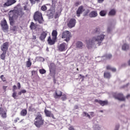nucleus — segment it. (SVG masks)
<instances>
[{
    "label": "nucleus",
    "mask_w": 130,
    "mask_h": 130,
    "mask_svg": "<svg viewBox=\"0 0 130 130\" xmlns=\"http://www.w3.org/2000/svg\"><path fill=\"white\" fill-rule=\"evenodd\" d=\"M10 24L11 25H14V19H17L19 17H22L24 15L23 11L17 10H11L9 12V14Z\"/></svg>",
    "instance_id": "obj_1"
},
{
    "label": "nucleus",
    "mask_w": 130,
    "mask_h": 130,
    "mask_svg": "<svg viewBox=\"0 0 130 130\" xmlns=\"http://www.w3.org/2000/svg\"><path fill=\"white\" fill-rule=\"evenodd\" d=\"M105 38V35L102 34L97 37H93L91 39L89 40H87L86 41V43L87 45V47H89L90 45H93L95 42H97L99 46H100L102 44V42L104 40Z\"/></svg>",
    "instance_id": "obj_2"
},
{
    "label": "nucleus",
    "mask_w": 130,
    "mask_h": 130,
    "mask_svg": "<svg viewBox=\"0 0 130 130\" xmlns=\"http://www.w3.org/2000/svg\"><path fill=\"white\" fill-rule=\"evenodd\" d=\"M34 124L38 128H40L44 124V119H43L42 115L40 112L38 113V115L34 120Z\"/></svg>",
    "instance_id": "obj_3"
},
{
    "label": "nucleus",
    "mask_w": 130,
    "mask_h": 130,
    "mask_svg": "<svg viewBox=\"0 0 130 130\" xmlns=\"http://www.w3.org/2000/svg\"><path fill=\"white\" fill-rule=\"evenodd\" d=\"M57 30H53L52 32V38L51 39V37L49 36L47 39V42L49 45H54L55 44V42H56V40L57 39Z\"/></svg>",
    "instance_id": "obj_4"
},
{
    "label": "nucleus",
    "mask_w": 130,
    "mask_h": 130,
    "mask_svg": "<svg viewBox=\"0 0 130 130\" xmlns=\"http://www.w3.org/2000/svg\"><path fill=\"white\" fill-rule=\"evenodd\" d=\"M34 19L35 21H38L39 24H42L43 22H44L43 17H42V14L39 11L35 12L34 16Z\"/></svg>",
    "instance_id": "obj_5"
},
{
    "label": "nucleus",
    "mask_w": 130,
    "mask_h": 130,
    "mask_svg": "<svg viewBox=\"0 0 130 130\" xmlns=\"http://www.w3.org/2000/svg\"><path fill=\"white\" fill-rule=\"evenodd\" d=\"M72 36H71V32L69 31V30H66L63 31L61 35V38L64 39V41L66 42H69V41L71 40V38Z\"/></svg>",
    "instance_id": "obj_6"
},
{
    "label": "nucleus",
    "mask_w": 130,
    "mask_h": 130,
    "mask_svg": "<svg viewBox=\"0 0 130 130\" xmlns=\"http://www.w3.org/2000/svg\"><path fill=\"white\" fill-rule=\"evenodd\" d=\"M115 99L119 100V101H125V98L123 96V94L121 93H115L113 94Z\"/></svg>",
    "instance_id": "obj_7"
},
{
    "label": "nucleus",
    "mask_w": 130,
    "mask_h": 130,
    "mask_svg": "<svg viewBox=\"0 0 130 130\" xmlns=\"http://www.w3.org/2000/svg\"><path fill=\"white\" fill-rule=\"evenodd\" d=\"M1 25L3 31L4 32H6V31H8V30H9V25H8L7 20L5 19H4L3 20L1 21Z\"/></svg>",
    "instance_id": "obj_8"
},
{
    "label": "nucleus",
    "mask_w": 130,
    "mask_h": 130,
    "mask_svg": "<svg viewBox=\"0 0 130 130\" xmlns=\"http://www.w3.org/2000/svg\"><path fill=\"white\" fill-rule=\"evenodd\" d=\"M83 12H85V9H84V6H80L76 11V16L77 17H80L81 14H83Z\"/></svg>",
    "instance_id": "obj_9"
},
{
    "label": "nucleus",
    "mask_w": 130,
    "mask_h": 130,
    "mask_svg": "<svg viewBox=\"0 0 130 130\" xmlns=\"http://www.w3.org/2000/svg\"><path fill=\"white\" fill-rule=\"evenodd\" d=\"M1 48L3 52H7L8 49H9V42L4 43L3 45L1 46Z\"/></svg>",
    "instance_id": "obj_10"
},
{
    "label": "nucleus",
    "mask_w": 130,
    "mask_h": 130,
    "mask_svg": "<svg viewBox=\"0 0 130 130\" xmlns=\"http://www.w3.org/2000/svg\"><path fill=\"white\" fill-rule=\"evenodd\" d=\"M16 0H7V2L3 5V7L4 8H6V7H10V6H12L15 4Z\"/></svg>",
    "instance_id": "obj_11"
},
{
    "label": "nucleus",
    "mask_w": 130,
    "mask_h": 130,
    "mask_svg": "<svg viewBox=\"0 0 130 130\" xmlns=\"http://www.w3.org/2000/svg\"><path fill=\"white\" fill-rule=\"evenodd\" d=\"M44 112H45V115H46V116H47V117H52V118H53V119H55L54 115H53L52 114L51 111L45 109L44 110Z\"/></svg>",
    "instance_id": "obj_12"
},
{
    "label": "nucleus",
    "mask_w": 130,
    "mask_h": 130,
    "mask_svg": "<svg viewBox=\"0 0 130 130\" xmlns=\"http://www.w3.org/2000/svg\"><path fill=\"white\" fill-rule=\"evenodd\" d=\"M67 48V44L66 43H62L58 46V50L60 52L66 51Z\"/></svg>",
    "instance_id": "obj_13"
},
{
    "label": "nucleus",
    "mask_w": 130,
    "mask_h": 130,
    "mask_svg": "<svg viewBox=\"0 0 130 130\" xmlns=\"http://www.w3.org/2000/svg\"><path fill=\"white\" fill-rule=\"evenodd\" d=\"M76 25V19L72 18L70 20L68 23V26L69 28H73V27H75Z\"/></svg>",
    "instance_id": "obj_14"
},
{
    "label": "nucleus",
    "mask_w": 130,
    "mask_h": 130,
    "mask_svg": "<svg viewBox=\"0 0 130 130\" xmlns=\"http://www.w3.org/2000/svg\"><path fill=\"white\" fill-rule=\"evenodd\" d=\"M47 34H48L47 31H43L40 35L39 39H40L41 41H44L45 38H46V36H47Z\"/></svg>",
    "instance_id": "obj_15"
},
{
    "label": "nucleus",
    "mask_w": 130,
    "mask_h": 130,
    "mask_svg": "<svg viewBox=\"0 0 130 130\" xmlns=\"http://www.w3.org/2000/svg\"><path fill=\"white\" fill-rule=\"evenodd\" d=\"M94 101L97 103H99L101 106H105V105H108V101H102L96 99Z\"/></svg>",
    "instance_id": "obj_16"
},
{
    "label": "nucleus",
    "mask_w": 130,
    "mask_h": 130,
    "mask_svg": "<svg viewBox=\"0 0 130 130\" xmlns=\"http://www.w3.org/2000/svg\"><path fill=\"white\" fill-rule=\"evenodd\" d=\"M0 115L2 118H7V111H5L3 108H0Z\"/></svg>",
    "instance_id": "obj_17"
},
{
    "label": "nucleus",
    "mask_w": 130,
    "mask_h": 130,
    "mask_svg": "<svg viewBox=\"0 0 130 130\" xmlns=\"http://www.w3.org/2000/svg\"><path fill=\"white\" fill-rule=\"evenodd\" d=\"M98 16V13L97 12V11L93 10L90 12L89 14V18H96Z\"/></svg>",
    "instance_id": "obj_18"
},
{
    "label": "nucleus",
    "mask_w": 130,
    "mask_h": 130,
    "mask_svg": "<svg viewBox=\"0 0 130 130\" xmlns=\"http://www.w3.org/2000/svg\"><path fill=\"white\" fill-rule=\"evenodd\" d=\"M62 95V92L60 90H58L57 91H55V94L54 95V97L55 99H58L59 98H60L61 96Z\"/></svg>",
    "instance_id": "obj_19"
},
{
    "label": "nucleus",
    "mask_w": 130,
    "mask_h": 130,
    "mask_svg": "<svg viewBox=\"0 0 130 130\" xmlns=\"http://www.w3.org/2000/svg\"><path fill=\"white\" fill-rule=\"evenodd\" d=\"M104 77L105 79H110L111 77V75H110V73L108 72H105L104 74Z\"/></svg>",
    "instance_id": "obj_20"
},
{
    "label": "nucleus",
    "mask_w": 130,
    "mask_h": 130,
    "mask_svg": "<svg viewBox=\"0 0 130 130\" xmlns=\"http://www.w3.org/2000/svg\"><path fill=\"white\" fill-rule=\"evenodd\" d=\"M116 14V11L115 10V9H111L108 15L109 16H115Z\"/></svg>",
    "instance_id": "obj_21"
},
{
    "label": "nucleus",
    "mask_w": 130,
    "mask_h": 130,
    "mask_svg": "<svg viewBox=\"0 0 130 130\" xmlns=\"http://www.w3.org/2000/svg\"><path fill=\"white\" fill-rule=\"evenodd\" d=\"M31 66L32 62H31L30 58H28V60L26 62V66L27 68H30Z\"/></svg>",
    "instance_id": "obj_22"
},
{
    "label": "nucleus",
    "mask_w": 130,
    "mask_h": 130,
    "mask_svg": "<svg viewBox=\"0 0 130 130\" xmlns=\"http://www.w3.org/2000/svg\"><path fill=\"white\" fill-rule=\"evenodd\" d=\"M92 34H99L100 33V28L96 27L93 31H92Z\"/></svg>",
    "instance_id": "obj_23"
},
{
    "label": "nucleus",
    "mask_w": 130,
    "mask_h": 130,
    "mask_svg": "<svg viewBox=\"0 0 130 130\" xmlns=\"http://www.w3.org/2000/svg\"><path fill=\"white\" fill-rule=\"evenodd\" d=\"M56 67V66H55V64H54V63H51L49 66L50 72H51V71H53V70H55Z\"/></svg>",
    "instance_id": "obj_24"
},
{
    "label": "nucleus",
    "mask_w": 130,
    "mask_h": 130,
    "mask_svg": "<svg viewBox=\"0 0 130 130\" xmlns=\"http://www.w3.org/2000/svg\"><path fill=\"white\" fill-rule=\"evenodd\" d=\"M20 115L21 116H26L27 115V110L22 109L20 112Z\"/></svg>",
    "instance_id": "obj_25"
},
{
    "label": "nucleus",
    "mask_w": 130,
    "mask_h": 130,
    "mask_svg": "<svg viewBox=\"0 0 130 130\" xmlns=\"http://www.w3.org/2000/svg\"><path fill=\"white\" fill-rule=\"evenodd\" d=\"M122 49L123 50H128V49H129V45L124 44L122 47Z\"/></svg>",
    "instance_id": "obj_26"
},
{
    "label": "nucleus",
    "mask_w": 130,
    "mask_h": 130,
    "mask_svg": "<svg viewBox=\"0 0 130 130\" xmlns=\"http://www.w3.org/2000/svg\"><path fill=\"white\" fill-rule=\"evenodd\" d=\"M46 6H50V4H47L46 5H43L41 8L42 11H43V12H45V11H46V10H47V7Z\"/></svg>",
    "instance_id": "obj_27"
},
{
    "label": "nucleus",
    "mask_w": 130,
    "mask_h": 130,
    "mask_svg": "<svg viewBox=\"0 0 130 130\" xmlns=\"http://www.w3.org/2000/svg\"><path fill=\"white\" fill-rule=\"evenodd\" d=\"M76 47L77 48H82V47H83V43L80 41L77 42L76 43Z\"/></svg>",
    "instance_id": "obj_28"
},
{
    "label": "nucleus",
    "mask_w": 130,
    "mask_h": 130,
    "mask_svg": "<svg viewBox=\"0 0 130 130\" xmlns=\"http://www.w3.org/2000/svg\"><path fill=\"white\" fill-rule=\"evenodd\" d=\"M29 27L31 30H35L36 29V26L35 25V23H34V22H31Z\"/></svg>",
    "instance_id": "obj_29"
},
{
    "label": "nucleus",
    "mask_w": 130,
    "mask_h": 130,
    "mask_svg": "<svg viewBox=\"0 0 130 130\" xmlns=\"http://www.w3.org/2000/svg\"><path fill=\"white\" fill-rule=\"evenodd\" d=\"M6 54H7V52H3L2 54L1 55V58L3 60L6 59Z\"/></svg>",
    "instance_id": "obj_30"
},
{
    "label": "nucleus",
    "mask_w": 130,
    "mask_h": 130,
    "mask_svg": "<svg viewBox=\"0 0 130 130\" xmlns=\"http://www.w3.org/2000/svg\"><path fill=\"white\" fill-rule=\"evenodd\" d=\"M100 15L101 17H105V16H106V11L102 10L100 12Z\"/></svg>",
    "instance_id": "obj_31"
},
{
    "label": "nucleus",
    "mask_w": 130,
    "mask_h": 130,
    "mask_svg": "<svg viewBox=\"0 0 130 130\" xmlns=\"http://www.w3.org/2000/svg\"><path fill=\"white\" fill-rule=\"evenodd\" d=\"M23 120H24V119H21V120H20V118L17 117L15 119L14 121V122L15 123H16V122H23Z\"/></svg>",
    "instance_id": "obj_32"
},
{
    "label": "nucleus",
    "mask_w": 130,
    "mask_h": 130,
    "mask_svg": "<svg viewBox=\"0 0 130 130\" xmlns=\"http://www.w3.org/2000/svg\"><path fill=\"white\" fill-rule=\"evenodd\" d=\"M61 97V99L63 101H66V100L67 99V95L66 94H62Z\"/></svg>",
    "instance_id": "obj_33"
},
{
    "label": "nucleus",
    "mask_w": 130,
    "mask_h": 130,
    "mask_svg": "<svg viewBox=\"0 0 130 130\" xmlns=\"http://www.w3.org/2000/svg\"><path fill=\"white\" fill-rule=\"evenodd\" d=\"M30 2L32 5H35V3H40V0H29Z\"/></svg>",
    "instance_id": "obj_34"
},
{
    "label": "nucleus",
    "mask_w": 130,
    "mask_h": 130,
    "mask_svg": "<svg viewBox=\"0 0 130 130\" xmlns=\"http://www.w3.org/2000/svg\"><path fill=\"white\" fill-rule=\"evenodd\" d=\"M39 72H40V73L42 75H43L46 73V70L44 69H40Z\"/></svg>",
    "instance_id": "obj_35"
},
{
    "label": "nucleus",
    "mask_w": 130,
    "mask_h": 130,
    "mask_svg": "<svg viewBox=\"0 0 130 130\" xmlns=\"http://www.w3.org/2000/svg\"><path fill=\"white\" fill-rule=\"evenodd\" d=\"M81 4H82V2L80 1H78L75 3L74 6L75 7H79V6H80V5H81Z\"/></svg>",
    "instance_id": "obj_36"
},
{
    "label": "nucleus",
    "mask_w": 130,
    "mask_h": 130,
    "mask_svg": "<svg viewBox=\"0 0 130 130\" xmlns=\"http://www.w3.org/2000/svg\"><path fill=\"white\" fill-rule=\"evenodd\" d=\"M83 114H84L85 116H86V117H88L89 118H91V116L87 112H83Z\"/></svg>",
    "instance_id": "obj_37"
},
{
    "label": "nucleus",
    "mask_w": 130,
    "mask_h": 130,
    "mask_svg": "<svg viewBox=\"0 0 130 130\" xmlns=\"http://www.w3.org/2000/svg\"><path fill=\"white\" fill-rule=\"evenodd\" d=\"M1 79L2 80L3 82H6L7 79H6V77L4 75H1Z\"/></svg>",
    "instance_id": "obj_38"
},
{
    "label": "nucleus",
    "mask_w": 130,
    "mask_h": 130,
    "mask_svg": "<svg viewBox=\"0 0 130 130\" xmlns=\"http://www.w3.org/2000/svg\"><path fill=\"white\" fill-rule=\"evenodd\" d=\"M12 97L14 98V99H16L17 97V92L16 91H13Z\"/></svg>",
    "instance_id": "obj_39"
},
{
    "label": "nucleus",
    "mask_w": 130,
    "mask_h": 130,
    "mask_svg": "<svg viewBox=\"0 0 130 130\" xmlns=\"http://www.w3.org/2000/svg\"><path fill=\"white\" fill-rule=\"evenodd\" d=\"M29 111H36V109L32 107H29Z\"/></svg>",
    "instance_id": "obj_40"
},
{
    "label": "nucleus",
    "mask_w": 130,
    "mask_h": 130,
    "mask_svg": "<svg viewBox=\"0 0 130 130\" xmlns=\"http://www.w3.org/2000/svg\"><path fill=\"white\" fill-rule=\"evenodd\" d=\"M106 58L110 59L111 57H112V55L109 54L106 55Z\"/></svg>",
    "instance_id": "obj_41"
},
{
    "label": "nucleus",
    "mask_w": 130,
    "mask_h": 130,
    "mask_svg": "<svg viewBox=\"0 0 130 130\" xmlns=\"http://www.w3.org/2000/svg\"><path fill=\"white\" fill-rule=\"evenodd\" d=\"M16 90H17V86L14 85L13 86V89H12L13 92H16Z\"/></svg>",
    "instance_id": "obj_42"
},
{
    "label": "nucleus",
    "mask_w": 130,
    "mask_h": 130,
    "mask_svg": "<svg viewBox=\"0 0 130 130\" xmlns=\"http://www.w3.org/2000/svg\"><path fill=\"white\" fill-rule=\"evenodd\" d=\"M37 37H36V36H32V38H31L32 40H33V41H35L37 39Z\"/></svg>",
    "instance_id": "obj_43"
},
{
    "label": "nucleus",
    "mask_w": 130,
    "mask_h": 130,
    "mask_svg": "<svg viewBox=\"0 0 130 130\" xmlns=\"http://www.w3.org/2000/svg\"><path fill=\"white\" fill-rule=\"evenodd\" d=\"M90 114V116L92 117H94V116H95V114L94 113V112H89Z\"/></svg>",
    "instance_id": "obj_44"
},
{
    "label": "nucleus",
    "mask_w": 130,
    "mask_h": 130,
    "mask_svg": "<svg viewBox=\"0 0 130 130\" xmlns=\"http://www.w3.org/2000/svg\"><path fill=\"white\" fill-rule=\"evenodd\" d=\"M111 69H112V68H111V67H110V66H107V67H106V69L107 70H111Z\"/></svg>",
    "instance_id": "obj_45"
},
{
    "label": "nucleus",
    "mask_w": 130,
    "mask_h": 130,
    "mask_svg": "<svg viewBox=\"0 0 130 130\" xmlns=\"http://www.w3.org/2000/svg\"><path fill=\"white\" fill-rule=\"evenodd\" d=\"M17 86L19 89H21V83L20 82L17 83Z\"/></svg>",
    "instance_id": "obj_46"
},
{
    "label": "nucleus",
    "mask_w": 130,
    "mask_h": 130,
    "mask_svg": "<svg viewBox=\"0 0 130 130\" xmlns=\"http://www.w3.org/2000/svg\"><path fill=\"white\" fill-rule=\"evenodd\" d=\"M20 91H21L22 94H24L27 92V91L25 89H22Z\"/></svg>",
    "instance_id": "obj_47"
},
{
    "label": "nucleus",
    "mask_w": 130,
    "mask_h": 130,
    "mask_svg": "<svg viewBox=\"0 0 130 130\" xmlns=\"http://www.w3.org/2000/svg\"><path fill=\"white\" fill-rule=\"evenodd\" d=\"M69 130H75V128H74V126H71L69 127Z\"/></svg>",
    "instance_id": "obj_48"
},
{
    "label": "nucleus",
    "mask_w": 130,
    "mask_h": 130,
    "mask_svg": "<svg viewBox=\"0 0 130 130\" xmlns=\"http://www.w3.org/2000/svg\"><path fill=\"white\" fill-rule=\"evenodd\" d=\"M111 71H112V72H116V69L115 68H112Z\"/></svg>",
    "instance_id": "obj_49"
},
{
    "label": "nucleus",
    "mask_w": 130,
    "mask_h": 130,
    "mask_svg": "<svg viewBox=\"0 0 130 130\" xmlns=\"http://www.w3.org/2000/svg\"><path fill=\"white\" fill-rule=\"evenodd\" d=\"M79 77H81V78H82L83 79L82 81H84V78H85V76L82 75V74H80Z\"/></svg>",
    "instance_id": "obj_50"
},
{
    "label": "nucleus",
    "mask_w": 130,
    "mask_h": 130,
    "mask_svg": "<svg viewBox=\"0 0 130 130\" xmlns=\"http://www.w3.org/2000/svg\"><path fill=\"white\" fill-rule=\"evenodd\" d=\"M55 19H57L58 18V14L56 13L54 16Z\"/></svg>",
    "instance_id": "obj_51"
},
{
    "label": "nucleus",
    "mask_w": 130,
    "mask_h": 130,
    "mask_svg": "<svg viewBox=\"0 0 130 130\" xmlns=\"http://www.w3.org/2000/svg\"><path fill=\"white\" fill-rule=\"evenodd\" d=\"M24 9L25 11H28V8H27V5H25V6L24 7Z\"/></svg>",
    "instance_id": "obj_52"
},
{
    "label": "nucleus",
    "mask_w": 130,
    "mask_h": 130,
    "mask_svg": "<svg viewBox=\"0 0 130 130\" xmlns=\"http://www.w3.org/2000/svg\"><path fill=\"white\" fill-rule=\"evenodd\" d=\"M3 90H4V91H6V90H7V88H8V86H3Z\"/></svg>",
    "instance_id": "obj_53"
},
{
    "label": "nucleus",
    "mask_w": 130,
    "mask_h": 130,
    "mask_svg": "<svg viewBox=\"0 0 130 130\" xmlns=\"http://www.w3.org/2000/svg\"><path fill=\"white\" fill-rule=\"evenodd\" d=\"M74 109H79V106H78V105H75L74 106Z\"/></svg>",
    "instance_id": "obj_54"
},
{
    "label": "nucleus",
    "mask_w": 130,
    "mask_h": 130,
    "mask_svg": "<svg viewBox=\"0 0 130 130\" xmlns=\"http://www.w3.org/2000/svg\"><path fill=\"white\" fill-rule=\"evenodd\" d=\"M98 3H99L100 4L101 3H103V2H104V0H98Z\"/></svg>",
    "instance_id": "obj_55"
},
{
    "label": "nucleus",
    "mask_w": 130,
    "mask_h": 130,
    "mask_svg": "<svg viewBox=\"0 0 130 130\" xmlns=\"http://www.w3.org/2000/svg\"><path fill=\"white\" fill-rule=\"evenodd\" d=\"M36 73V71H31L32 76H33L34 75V74H35Z\"/></svg>",
    "instance_id": "obj_56"
},
{
    "label": "nucleus",
    "mask_w": 130,
    "mask_h": 130,
    "mask_svg": "<svg viewBox=\"0 0 130 130\" xmlns=\"http://www.w3.org/2000/svg\"><path fill=\"white\" fill-rule=\"evenodd\" d=\"M129 97H130V94H127V95H126V98L127 99H128V98H129Z\"/></svg>",
    "instance_id": "obj_57"
},
{
    "label": "nucleus",
    "mask_w": 130,
    "mask_h": 130,
    "mask_svg": "<svg viewBox=\"0 0 130 130\" xmlns=\"http://www.w3.org/2000/svg\"><path fill=\"white\" fill-rule=\"evenodd\" d=\"M53 12L54 13L55 12V5L54 6Z\"/></svg>",
    "instance_id": "obj_58"
},
{
    "label": "nucleus",
    "mask_w": 130,
    "mask_h": 130,
    "mask_svg": "<svg viewBox=\"0 0 130 130\" xmlns=\"http://www.w3.org/2000/svg\"><path fill=\"white\" fill-rule=\"evenodd\" d=\"M18 95H22V92L21 91L18 92Z\"/></svg>",
    "instance_id": "obj_59"
},
{
    "label": "nucleus",
    "mask_w": 130,
    "mask_h": 130,
    "mask_svg": "<svg viewBox=\"0 0 130 130\" xmlns=\"http://www.w3.org/2000/svg\"><path fill=\"white\" fill-rule=\"evenodd\" d=\"M116 128H117V129H118V128H119V125L116 126Z\"/></svg>",
    "instance_id": "obj_60"
},
{
    "label": "nucleus",
    "mask_w": 130,
    "mask_h": 130,
    "mask_svg": "<svg viewBox=\"0 0 130 130\" xmlns=\"http://www.w3.org/2000/svg\"><path fill=\"white\" fill-rule=\"evenodd\" d=\"M107 31L108 32H110V28H109V27L108 28Z\"/></svg>",
    "instance_id": "obj_61"
},
{
    "label": "nucleus",
    "mask_w": 130,
    "mask_h": 130,
    "mask_svg": "<svg viewBox=\"0 0 130 130\" xmlns=\"http://www.w3.org/2000/svg\"><path fill=\"white\" fill-rule=\"evenodd\" d=\"M123 106H125V105L123 104V105H121V108H122Z\"/></svg>",
    "instance_id": "obj_62"
},
{
    "label": "nucleus",
    "mask_w": 130,
    "mask_h": 130,
    "mask_svg": "<svg viewBox=\"0 0 130 130\" xmlns=\"http://www.w3.org/2000/svg\"><path fill=\"white\" fill-rule=\"evenodd\" d=\"M128 64L129 66H130V60H129V61H128Z\"/></svg>",
    "instance_id": "obj_63"
},
{
    "label": "nucleus",
    "mask_w": 130,
    "mask_h": 130,
    "mask_svg": "<svg viewBox=\"0 0 130 130\" xmlns=\"http://www.w3.org/2000/svg\"><path fill=\"white\" fill-rule=\"evenodd\" d=\"M99 112L103 113V110H100V111H99Z\"/></svg>",
    "instance_id": "obj_64"
}]
</instances>
